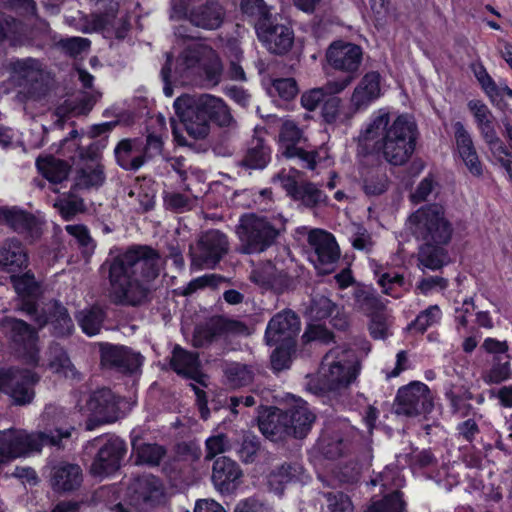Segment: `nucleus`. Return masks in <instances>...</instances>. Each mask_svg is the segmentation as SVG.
I'll list each match as a JSON object with an SVG mask.
<instances>
[{
	"instance_id": "obj_1",
	"label": "nucleus",
	"mask_w": 512,
	"mask_h": 512,
	"mask_svg": "<svg viewBox=\"0 0 512 512\" xmlns=\"http://www.w3.org/2000/svg\"><path fill=\"white\" fill-rule=\"evenodd\" d=\"M110 298L116 305L139 307L148 303L163 259L149 246L136 245L105 262Z\"/></svg>"
},
{
	"instance_id": "obj_2",
	"label": "nucleus",
	"mask_w": 512,
	"mask_h": 512,
	"mask_svg": "<svg viewBox=\"0 0 512 512\" xmlns=\"http://www.w3.org/2000/svg\"><path fill=\"white\" fill-rule=\"evenodd\" d=\"M418 135V126L411 115L391 114L386 109L375 111L361 132L363 141L372 143L374 150L395 166L411 158Z\"/></svg>"
},
{
	"instance_id": "obj_3",
	"label": "nucleus",
	"mask_w": 512,
	"mask_h": 512,
	"mask_svg": "<svg viewBox=\"0 0 512 512\" xmlns=\"http://www.w3.org/2000/svg\"><path fill=\"white\" fill-rule=\"evenodd\" d=\"M175 113L186 133L194 140L204 139L210 132V121L223 128L237 123L223 99L211 94H184L174 101Z\"/></svg>"
},
{
	"instance_id": "obj_4",
	"label": "nucleus",
	"mask_w": 512,
	"mask_h": 512,
	"mask_svg": "<svg viewBox=\"0 0 512 512\" xmlns=\"http://www.w3.org/2000/svg\"><path fill=\"white\" fill-rule=\"evenodd\" d=\"M360 371L355 352L344 347H335L323 357L317 380H310L308 389L316 394L338 393L348 388Z\"/></svg>"
},
{
	"instance_id": "obj_5",
	"label": "nucleus",
	"mask_w": 512,
	"mask_h": 512,
	"mask_svg": "<svg viewBox=\"0 0 512 512\" xmlns=\"http://www.w3.org/2000/svg\"><path fill=\"white\" fill-rule=\"evenodd\" d=\"M72 428H57V435L52 432H31L24 429L9 428L0 431V454L7 460L25 457L40 452L44 445L61 447L64 439L71 438Z\"/></svg>"
},
{
	"instance_id": "obj_6",
	"label": "nucleus",
	"mask_w": 512,
	"mask_h": 512,
	"mask_svg": "<svg viewBox=\"0 0 512 512\" xmlns=\"http://www.w3.org/2000/svg\"><path fill=\"white\" fill-rule=\"evenodd\" d=\"M176 72L184 77L203 72L204 79L210 86L221 82L223 65L218 54L208 45L192 41L179 55Z\"/></svg>"
},
{
	"instance_id": "obj_7",
	"label": "nucleus",
	"mask_w": 512,
	"mask_h": 512,
	"mask_svg": "<svg viewBox=\"0 0 512 512\" xmlns=\"http://www.w3.org/2000/svg\"><path fill=\"white\" fill-rule=\"evenodd\" d=\"M408 225L413 236L422 243L448 244L453 233L452 224L438 204L416 210L408 218Z\"/></svg>"
},
{
	"instance_id": "obj_8",
	"label": "nucleus",
	"mask_w": 512,
	"mask_h": 512,
	"mask_svg": "<svg viewBox=\"0 0 512 512\" xmlns=\"http://www.w3.org/2000/svg\"><path fill=\"white\" fill-rule=\"evenodd\" d=\"M240 240L239 251L244 254L261 253L273 245L279 235L278 229L265 217L246 214L237 227Z\"/></svg>"
},
{
	"instance_id": "obj_9",
	"label": "nucleus",
	"mask_w": 512,
	"mask_h": 512,
	"mask_svg": "<svg viewBox=\"0 0 512 512\" xmlns=\"http://www.w3.org/2000/svg\"><path fill=\"white\" fill-rule=\"evenodd\" d=\"M228 250L227 236L219 230H209L200 236L197 251L191 252V267L196 270L214 268Z\"/></svg>"
},
{
	"instance_id": "obj_10",
	"label": "nucleus",
	"mask_w": 512,
	"mask_h": 512,
	"mask_svg": "<svg viewBox=\"0 0 512 512\" xmlns=\"http://www.w3.org/2000/svg\"><path fill=\"white\" fill-rule=\"evenodd\" d=\"M21 311L26 313L39 328L50 323L52 332L57 337L69 336L74 330V324L67 309L56 302L48 304L46 308L39 311L36 303L26 301L23 303Z\"/></svg>"
},
{
	"instance_id": "obj_11",
	"label": "nucleus",
	"mask_w": 512,
	"mask_h": 512,
	"mask_svg": "<svg viewBox=\"0 0 512 512\" xmlns=\"http://www.w3.org/2000/svg\"><path fill=\"white\" fill-rule=\"evenodd\" d=\"M433 408V396L422 382H411L398 390L395 412L409 417L428 413Z\"/></svg>"
},
{
	"instance_id": "obj_12",
	"label": "nucleus",
	"mask_w": 512,
	"mask_h": 512,
	"mask_svg": "<svg viewBox=\"0 0 512 512\" xmlns=\"http://www.w3.org/2000/svg\"><path fill=\"white\" fill-rule=\"evenodd\" d=\"M100 439L93 443L99 446L98 452L90 466V472L95 477H106L120 468L121 461L126 454V444L119 437L111 436L103 444Z\"/></svg>"
},
{
	"instance_id": "obj_13",
	"label": "nucleus",
	"mask_w": 512,
	"mask_h": 512,
	"mask_svg": "<svg viewBox=\"0 0 512 512\" xmlns=\"http://www.w3.org/2000/svg\"><path fill=\"white\" fill-rule=\"evenodd\" d=\"M2 329L13 341L17 352L28 363L35 364L39 360L37 333L24 321L6 317L2 321Z\"/></svg>"
},
{
	"instance_id": "obj_14",
	"label": "nucleus",
	"mask_w": 512,
	"mask_h": 512,
	"mask_svg": "<svg viewBox=\"0 0 512 512\" xmlns=\"http://www.w3.org/2000/svg\"><path fill=\"white\" fill-rule=\"evenodd\" d=\"M308 243L313 250L311 260L320 273H329L340 257L335 237L322 229H313L308 234Z\"/></svg>"
},
{
	"instance_id": "obj_15",
	"label": "nucleus",
	"mask_w": 512,
	"mask_h": 512,
	"mask_svg": "<svg viewBox=\"0 0 512 512\" xmlns=\"http://www.w3.org/2000/svg\"><path fill=\"white\" fill-rule=\"evenodd\" d=\"M304 139L303 130L292 119H284L279 132V141L283 149L282 154L286 158H299L306 164L308 169H315L318 153L316 151H305L297 147V144Z\"/></svg>"
},
{
	"instance_id": "obj_16",
	"label": "nucleus",
	"mask_w": 512,
	"mask_h": 512,
	"mask_svg": "<svg viewBox=\"0 0 512 512\" xmlns=\"http://www.w3.org/2000/svg\"><path fill=\"white\" fill-rule=\"evenodd\" d=\"M300 331L298 316L291 310L277 313L268 323L265 339L269 345L280 343H294V338Z\"/></svg>"
},
{
	"instance_id": "obj_17",
	"label": "nucleus",
	"mask_w": 512,
	"mask_h": 512,
	"mask_svg": "<svg viewBox=\"0 0 512 512\" xmlns=\"http://www.w3.org/2000/svg\"><path fill=\"white\" fill-rule=\"evenodd\" d=\"M326 57L334 69L355 75L361 65L363 52L361 47L354 43L335 41L329 46Z\"/></svg>"
},
{
	"instance_id": "obj_18",
	"label": "nucleus",
	"mask_w": 512,
	"mask_h": 512,
	"mask_svg": "<svg viewBox=\"0 0 512 512\" xmlns=\"http://www.w3.org/2000/svg\"><path fill=\"white\" fill-rule=\"evenodd\" d=\"M86 406L92 419L97 423H111L119 417L118 400L110 389L103 388L93 392Z\"/></svg>"
},
{
	"instance_id": "obj_19",
	"label": "nucleus",
	"mask_w": 512,
	"mask_h": 512,
	"mask_svg": "<svg viewBox=\"0 0 512 512\" xmlns=\"http://www.w3.org/2000/svg\"><path fill=\"white\" fill-rule=\"evenodd\" d=\"M128 493L135 505L154 506L162 500L164 489L157 477L146 474L133 479L128 486Z\"/></svg>"
},
{
	"instance_id": "obj_20",
	"label": "nucleus",
	"mask_w": 512,
	"mask_h": 512,
	"mask_svg": "<svg viewBox=\"0 0 512 512\" xmlns=\"http://www.w3.org/2000/svg\"><path fill=\"white\" fill-rule=\"evenodd\" d=\"M259 40L274 54H284L292 47L293 31L284 24H273L272 19L256 31Z\"/></svg>"
},
{
	"instance_id": "obj_21",
	"label": "nucleus",
	"mask_w": 512,
	"mask_h": 512,
	"mask_svg": "<svg viewBox=\"0 0 512 512\" xmlns=\"http://www.w3.org/2000/svg\"><path fill=\"white\" fill-rule=\"evenodd\" d=\"M101 363L121 373H133L141 366L142 357L128 348L106 345L101 349Z\"/></svg>"
},
{
	"instance_id": "obj_22",
	"label": "nucleus",
	"mask_w": 512,
	"mask_h": 512,
	"mask_svg": "<svg viewBox=\"0 0 512 512\" xmlns=\"http://www.w3.org/2000/svg\"><path fill=\"white\" fill-rule=\"evenodd\" d=\"M12 79L19 85L36 89L42 85L46 73L43 64L35 58L16 59L10 62Z\"/></svg>"
},
{
	"instance_id": "obj_23",
	"label": "nucleus",
	"mask_w": 512,
	"mask_h": 512,
	"mask_svg": "<svg viewBox=\"0 0 512 512\" xmlns=\"http://www.w3.org/2000/svg\"><path fill=\"white\" fill-rule=\"evenodd\" d=\"M130 27L126 15L117 16L116 12H105L104 14H94L90 19L85 18V22L79 30L83 33H92L100 30L112 32L118 39H123Z\"/></svg>"
},
{
	"instance_id": "obj_24",
	"label": "nucleus",
	"mask_w": 512,
	"mask_h": 512,
	"mask_svg": "<svg viewBox=\"0 0 512 512\" xmlns=\"http://www.w3.org/2000/svg\"><path fill=\"white\" fill-rule=\"evenodd\" d=\"M382 95L381 75L371 71L366 73L354 88L351 104L355 110H364Z\"/></svg>"
},
{
	"instance_id": "obj_25",
	"label": "nucleus",
	"mask_w": 512,
	"mask_h": 512,
	"mask_svg": "<svg viewBox=\"0 0 512 512\" xmlns=\"http://www.w3.org/2000/svg\"><path fill=\"white\" fill-rule=\"evenodd\" d=\"M242 471L239 465L228 457L222 456L214 461L212 469V482L221 493L232 491L241 478Z\"/></svg>"
},
{
	"instance_id": "obj_26",
	"label": "nucleus",
	"mask_w": 512,
	"mask_h": 512,
	"mask_svg": "<svg viewBox=\"0 0 512 512\" xmlns=\"http://www.w3.org/2000/svg\"><path fill=\"white\" fill-rule=\"evenodd\" d=\"M453 128L456 147L460 157L473 175L480 176L482 174V165L470 133L461 122H456Z\"/></svg>"
},
{
	"instance_id": "obj_27",
	"label": "nucleus",
	"mask_w": 512,
	"mask_h": 512,
	"mask_svg": "<svg viewBox=\"0 0 512 512\" xmlns=\"http://www.w3.org/2000/svg\"><path fill=\"white\" fill-rule=\"evenodd\" d=\"M28 265V255L22 243L15 239H6L0 244V267L9 273L18 272Z\"/></svg>"
},
{
	"instance_id": "obj_28",
	"label": "nucleus",
	"mask_w": 512,
	"mask_h": 512,
	"mask_svg": "<svg viewBox=\"0 0 512 512\" xmlns=\"http://www.w3.org/2000/svg\"><path fill=\"white\" fill-rule=\"evenodd\" d=\"M288 418L283 410L275 409L259 417L258 426L262 434L273 442L293 436Z\"/></svg>"
},
{
	"instance_id": "obj_29",
	"label": "nucleus",
	"mask_w": 512,
	"mask_h": 512,
	"mask_svg": "<svg viewBox=\"0 0 512 512\" xmlns=\"http://www.w3.org/2000/svg\"><path fill=\"white\" fill-rule=\"evenodd\" d=\"M284 413L289 420L288 425L291 427V433L295 438L305 437L316 419L307 402L303 400L295 401Z\"/></svg>"
},
{
	"instance_id": "obj_30",
	"label": "nucleus",
	"mask_w": 512,
	"mask_h": 512,
	"mask_svg": "<svg viewBox=\"0 0 512 512\" xmlns=\"http://www.w3.org/2000/svg\"><path fill=\"white\" fill-rule=\"evenodd\" d=\"M225 17L223 7L215 1H207L191 9L190 22L200 28L214 30L221 26Z\"/></svg>"
},
{
	"instance_id": "obj_31",
	"label": "nucleus",
	"mask_w": 512,
	"mask_h": 512,
	"mask_svg": "<svg viewBox=\"0 0 512 512\" xmlns=\"http://www.w3.org/2000/svg\"><path fill=\"white\" fill-rule=\"evenodd\" d=\"M83 481L82 470L73 463H60L53 467L51 482L57 491H72L80 487Z\"/></svg>"
},
{
	"instance_id": "obj_32",
	"label": "nucleus",
	"mask_w": 512,
	"mask_h": 512,
	"mask_svg": "<svg viewBox=\"0 0 512 512\" xmlns=\"http://www.w3.org/2000/svg\"><path fill=\"white\" fill-rule=\"evenodd\" d=\"M171 366L173 370L198 383H202L203 374L200 371L198 354L176 346L172 353Z\"/></svg>"
},
{
	"instance_id": "obj_33",
	"label": "nucleus",
	"mask_w": 512,
	"mask_h": 512,
	"mask_svg": "<svg viewBox=\"0 0 512 512\" xmlns=\"http://www.w3.org/2000/svg\"><path fill=\"white\" fill-rule=\"evenodd\" d=\"M271 160V148L260 137H253L240 165L248 169H264Z\"/></svg>"
},
{
	"instance_id": "obj_34",
	"label": "nucleus",
	"mask_w": 512,
	"mask_h": 512,
	"mask_svg": "<svg viewBox=\"0 0 512 512\" xmlns=\"http://www.w3.org/2000/svg\"><path fill=\"white\" fill-rule=\"evenodd\" d=\"M36 167L39 173L52 184L67 180L70 172V166L66 161L52 155L39 156L36 159Z\"/></svg>"
},
{
	"instance_id": "obj_35",
	"label": "nucleus",
	"mask_w": 512,
	"mask_h": 512,
	"mask_svg": "<svg viewBox=\"0 0 512 512\" xmlns=\"http://www.w3.org/2000/svg\"><path fill=\"white\" fill-rule=\"evenodd\" d=\"M446 244L422 243L418 251V267L438 270L448 263Z\"/></svg>"
},
{
	"instance_id": "obj_36",
	"label": "nucleus",
	"mask_w": 512,
	"mask_h": 512,
	"mask_svg": "<svg viewBox=\"0 0 512 512\" xmlns=\"http://www.w3.org/2000/svg\"><path fill=\"white\" fill-rule=\"evenodd\" d=\"M136 148V141L131 139L121 140L114 149L116 161L125 170L136 171L144 164V156Z\"/></svg>"
},
{
	"instance_id": "obj_37",
	"label": "nucleus",
	"mask_w": 512,
	"mask_h": 512,
	"mask_svg": "<svg viewBox=\"0 0 512 512\" xmlns=\"http://www.w3.org/2000/svg\"><path fill=\"white\" fill-rule=\"evenodd\" d=\"M104 180L103 166L92 160L77 170L75 185L81 189H89L101 186Z\"/></svg>"
},
{
	"instance_id": "obj_38",
	"label": "nucleus",
	"mask_w": 512,
	"mask_h": 512,
	"mask_svg": "<svg viewBox=\"0 0 512 512\" xmlns=\"http://www.w3.org/2000/svg\"><path fill=\"white\" fill-rule=\"evenodd\" d=\"M240 8L249 22L254 25L256 31L260 26L272 19L270 8L266 5L264 0H241Z\"/></svg>"
},
{
	"instance_id": "obj_39",
	"label": "nucleus",
	"mask_w": 512,
	"mask_h": 512,
	"mask_svg": "<svg viewBox=\"0 0 512 512\" xmlns=\"http://www.w3.org/2000/svg\"><path fill=\"white\" fill-rule=\"evenodd\" d=\"M227 385L231 388H241L250 385L255 377V371L251 366L242 363H230L224 369Z\"/></svg>"
},
{
	"instance_id": "obj_40",
	"label": "nucleus",
	"mask_w": 512,
	"mask_h": 512,
	"mask_svg": "<svg viewBox=\"0 0 512 512\" xmlns=\"http://www.w3.org/2000/svg\"><path fill=\"white\" fill-rule=\"evenodd\" d=\"M133 451L136 455V464L158 466L166 455V449L155 443L136 444L132 442Z\"/></svg>"
},
{
	"instance_id": "obj_41",
	"label": "nucleus",
	"mask_w": 512,
	"mask_h": 512,
	"mask_svg": "<svg viewBox=\"0 0 512 512\" xmlns=\"http://www.w3.org/2000/svg\"><path fill=\"white\" fill-rule=\"evenodd\" d=\"M104 311L102 308L93 306L81 310L77 316V322L82 331L88 336H94L101 330L104 321Z\"/></svg>"
},
{
	"instance_id": "obj_42",
	"label": "nucleus",
	"mask_w": 512,
	"mask_h": 512,
	"mask_svg": "<svg viewBox=\"0 0 512 512\" xmlns=\"http://www.w3.org/2000/svg\"><path fill=\"white\" fill-rule=\"evenodd\" d=\"M67 417L66 411L55 405H47L41 414L40 421L41 426L44 428L42 432L50 433L52 432L54 435H57V428L68 429L72 428L71 434L75 431V427L69 425L67 427H63L62 424Z\"/></svg>"
},
{
	"instance_id": "obj_43",
	"label": "nucleus",
	"mask_w": 512,
	"mask_h": 512,
	"mask_svg": "<svg viewBox=\"0 0 512 512\" xmlns=\"http://www.w3.org/2000/svg\"><path fill=\"white\" fill-rule=\"evenodd\" d=\"M309 476L297 463L283 464L270 474V483L287 484L291 482L305 483Z\"/></svg>"
},
{
	"instance_id": "obj_44",
	"label": "nucleus",
	"mask_w": 512,
	"mask_h": 512,
	"mask_svg": "<svg viewBox=\"0 0 512 512\" xmlns=\"http://www.w3.org/2000/svg\"><path fill=\"white\" fill-rule=\"evenodd\" d=\"M328 197L314 183H301L293 200L301 202L305 207L314 208L325 204Z\"/></svg>"
},
{
	"instance_id": "obj_45",
	"label": "nucleus",
	"mask_w": 512,
	"mask_h": 512,
	"mask_svg": "<svg viewBox=\"0 0 512 512\" xmlns=\"http://www.w3.org/2000/svg\"><path fill=\"white\" fill-rule=\"evenodd\" d=\"M0 221L5 222L18 232L30 230L35 225L33 216L14 208L0 209Z\"/></svg>"
},
{
	"instance_id": "obj_46",
	"label": "nucleus",
	"mask_w": 512,
	"mask_h": 512,
	"mask_svg": "<svg viewBox=\"0 0 512 512\" xmlns=\"http://www.w3.org/2000/svg\"><path fill=\"white\" fill-rule=\"evenodd\" d=\"M511 376L509 356H494L489 370L482 374L486 384H499Z\"/></svg>"
},
{
	"instance_id": "obj_47",
	"label": "nucleus",
	"mask_w": 512,
	"mask_h": 512,
	"mask_svg": "<svg viewBox=\"0 0 512 512\" xmlns=\"http://www.w3.org/2000/svg\"><path fill=\"white\" fill-rule=\"evenodd\" d=\"M48 366L54 373L63 374L66 377L73 374V365L59 344H52L49 347Z\"/></svg>"
},
{
	"instance_id": "obj_48",
	"label": "nucleus",
	"mask_w": 512,
	"mask_h": 512,
	"mask_svg": "<svg viewBox=\"0 0 512 512\" xmlns=\"http://www.w3.org/2000/svg\"><path fill=\"white\" fill-rule=\"evenodd\" d=\"M11 281L17 294L23 297L22 303L26 301H32L35 303L32 297L38 294L39 285L36 282L33 273L26 272L23 275H13L11 276ZM21 307L22 306H20V308Z\"/></svg>"
},
{
	"instance_id": "obj_49",
	"label": "nucleus",
	"mask_w": 512,
	"mask_h": 512,
	"mask_svg": "<svg viewBox=\"0 0 512 512\" xmlns=\"http://www.w3.org/2000/svg\"><path fill=\"white\" fill-rule=\"evenodd\" d=\"M404 509L405 502L402 499V494L395 491L380 500L373 501L365 512H403Z\"/></svg>"
},
{
	"instance_id": "obj_50",
	"label": "nucleus",
	"mask_w": 512,
	"mask_h": 512,
	"mask_svg": "<svg viewBox=\"0 0 512 512\" xmlns=\"http://www.w3.org/2000/svg\"><path fill=\"white\" fill-rule=\"evenodd\" d=\"M354 297L357 307L369 316L382 311L384 308V304L379 297L368 289H356Z\"/></svg>"
},
{
	"instance_id": "obj_51",
	"label": "nucleus",
	"mask_w": 512,
	"mask_h": 512,
	"mask_svg": "<svg viewBox=\"0 0 512 512\" xmlns=\"http://www.w3.org/2000/svg\"><path fill=\"white\" fill-rule=\"evenodd\" d=\"M54 207L65 220H70L78 213L84 211L83 200L75 195L59 198L54 203Z\"/></svg>"
},
{
	"instance_id": "obj_52",
	"label": "nucleus",
	"mask_w": 512,
	"mask_h": 512,
	"mask_svg": "<svg viewBox=\"0 0 512 512\" xmlns=\"http://www.w3.org/2000/svg\"><path fill=\"white\" fill-rule=\"evenodd\" d=\"M23 26L10 15L0 11V42L16 41L22 35Z\"/></svg>"
},
{
	"instance_id": "obj_53",
	"label": "nucleus",
	"mask_w": 512,
	"mask_h": 512,
	"mask_svg": "<svg viewBox=\"0 0 512 512\" xmlns=\"http://www.w3.org/2000/svg\"><path fill=\"white\" fill-rule=\"evenodd\" d=\"M441 317L440 308L437 305H432L422 311L411 325L416 331L424 333L429 327L438 323Z\"/></svg>"
},
{
	"instance_id": "obj_54",
	"label": "nucleus",
	"mask_w": 512,
	"mask_h": 512,
	"mask_svg": "<svg viewBox=\"0 0 512 512\" xmlns=\"http://www.w3.org/2000/svg\"><path fill=\"white\" fill-rule=\"evenodd\" d=\"M375 274L378 275V284L382 287L383 292L387 295L398 297L399 295L394 292L396 287L404 285L403 275L396 272H383L377 268Z\"/></svg>"
},
{
	"instance_id": "obj_55",
	"label": "nucleus",
	"mask_w": 512,
	"mask_h": 512,
	"mask_svg": "<svg viewBox=\"0 0 512 512\" xmlns=\"http://www.w3.org/2000/svg\"><path fill=\"white\" fill-rule=\"evenodd\" d=\"M298 174L299 172L295 169L288 171L283 169L273 177L272 181L275 184H279L293 199L300 186V184L297 183Z\"/></svg>"
},
{
	"instance_id": "obj_56",
	"label": "nucleus",
	"mask_w": 512,
	"mask_h": 512,
	"mask_svg": "<svg viewBox=\"0 0 512 512\" xmlns=\"http://www.w3.org/2000/svg\"><path fill=\"white\" fill-rule=\"evenodd\" d=\"M294 343H280L279 346L273 351L271 355V365L275 371H281L290 366L291 363V350Z\"/></svg>"
},
{
	"instance_id": "obj_57",
	"label": "nucleus",
	"mask_w": 512,
	"mask_h": 512,
	"mask_svg": "<svg viewBox=\"0 0 512 512\" xmlns=\"http://www.w3.org/2000/svg\"><path fill=\"white\" fill-rule=\"evenodd\" d=\"M337 306L327 296L315 294L312 299L311 312L316 318L323 319L332 315Z\"/></svg>"
},
{
	"instance_id": "obj_58",
	"label": "nucleus",
	"mask_w": 512,
	"mask_h": 512,
	"mask_svg": "<svg viewBox=\"0 0 512 512\" xmlns=\"http://www.w3.org/2000/svg\"><path fill=\"white\" fill-rule=\"evenodd\" d=\"M371 317L369 326L370 334L375 339H384L388 336L389 331V316L383 310L377 312Z\"/></svg>"
},
{
	"instance_id": "obj_59",
	"label": "nucleus",
	"mask_w": 512,
	"mask_h": 512,
	"mask_svg": "<svg viewBox=\"0 0 512 512\" xmlns=\"http://www.w3.org/2000/svg\"><path fill=\"white\" fill-rule=\"evenodd\" d=\"M259 448L260 445L257 437L254 435H246L242 440L238 455L243 462H253Z\"/></svg>"
},
{
	"instance_id": "obj_60",
	"label": "nucleus",
	"mask_w": 512,
	"mask_h": 512,
	"mask_svg": "<svg viewBox=\"0 0 512 512\" xmlns=\"http://www.w3.org/2000/svg\"><path fill=\"white\" fill-rule=\"evenodd\" d=\"M322 453L328 458H337L342 455L344 450V443L338 436L335 437H322L319 442Z\"/></svg>"
},
{
	"instance_id": "obj_61",
	"label": "nucleus",
	"mask_w": 512,
	"mask_h": 512,
	"mask_svg": "<svg viewBox=\"0 0 512 512\" xmlns=\"http://www.w3.org/2000/svg\"><path fill=\"white\" fill-rule=\"evenodd\" d=\"M165 202L170 209L184 212L192 209L195 199L181 193H170L165 197Z\"/></svg>"
},
{
	"instance_id": "obj_62",
	"label": "nucleus",
	"mask_w": 512,
	"mask_h": 512,
	"mask_svg": "<svg viewBox=\"0 0 512 512\" xmlns=\"http://www.w3.org/2000/svg\"><path fill=\"white\" fill-rule=\"evenodd\" d=\"M388 188V179L386 175L371 176L364 181V192L369 196H378L383 194Z\"/></svg>"
},
{
	"instance_id": "obj_63",
	"label": "nucleus",
	"mask_w": 512,
	"mask_h": 512,
	"mask_svg": "<svg viewBox=\"0 0 512 512\" xmlns=\"http://www.w3.org/2000/svg\"><path fill=\"white\" fill-rule=\"evenodd\" d=\"M273 88L278 93V95L285 100L294 98L298 93L296 81L292 78H281L274 80Z\"/></svg>"
},
{
	"instance_id": "obj_64",
	"label": "nucleus",
	"mask_w": 512,
	"mask_h": 512,
	"mask_svg": "<svg viewBox=\"0 0 512 512\" xmlns=\"http://www.w3.org/2000/svg\"><path fill=\"white\" fill-rule=\"evenodd\" d=\"M59 43L61 47L72 56H76L86 51L90 45V41L87 38L82 37L62 39Z\"/></svg>"
}]
</instances>
